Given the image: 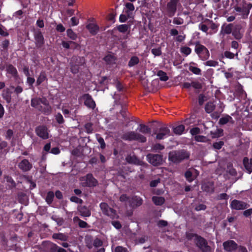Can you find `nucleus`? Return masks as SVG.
I'll use <instances>...</instances> for the list:
<instances>
[{"instance_id": "1", "label": "nucleus", "mask_w": 252, "mask_h": 252, "mask_svg": "<svg viewBox=\"0 0 252 252\" xmlns=\"http://www.w3.org/2000/svg\"><path fill=\"white\" fill-rule=\"evenodd\" d=\"M252 5L251 3H248L245 2H242L235 7V10L237 12V14L241 16L243 18L247 17L250 12Z\"/></svg>"}, {"instance_id": "2", "label": "nucleus", "mask_w": 252, "mask_h": 252, "mask_svg": "<svg viewBox=\"0 0 252 252\" xmlns=\"http://www.w3.org/2000/svg\"><path fill=\"white\" fill-rule=\"evenodd\" d=\"M189 157V154L185 151H173L169 154V159L174 162H180Z\"/></svg>"}, {"instance_id": "3", "label": "nucleus", "mask_w": 252, "mask_h": 252, "mask_svg": "<svg viewBox=\"0 0 252 252\" xmlns=\"http://www.w3.org/2000/svg\"><path fill=\"white\" fill-rule=\"evenodd\" d=\"M123 138L126 140H137L140 142H145L146 141V138L139 133L134 131H130L124 134Z\"/></svg>"}, {"instance_id": "4", "label": "nucleus", "mask_w": 252, "mask_h": 252, "mask_svg": "<svg viewBox=\"0 0 252 252\" xmlns=\"http://www.w3.org/2000/svg\"><path fill=\"white\" fill-rule=\"evenodd\" d=\"M195 52L199 58L203 61L207 60L210 57L208 50L203 45L197 44L195 46Z\"/></svg>"}, {"instance_id": "5", "label": "nucleus", "mask_w": 252, "mask_h": 252, "mask_svg": "<svg viewBox=\"0 0 252 252\" xmlns=\"http://www.w3.org/2000/svg\"><path fill=\"white\" fill-rule=\"evenodd\" d=\"M100 207L104 215L110 217L112 219L118 218V216L116 214V211L112 208H110L106 203H100Z\"/></svg>"}, {"instance_id": "6", "label": "nucleus", "mask_w": 252, "mask_h": 252, "mask_svg": "<svg viewBox=\"0 0 252 252\" xmlns=\"http://www.w3.org/2000/svg\"><path fill=\"white\" fill-rule=\"evenodd\" d=\"M80 181L82 185L84 187H93L97 184L96 180L91 174H88L86 176L82 177Z\"/></svg>"}, {"instance_id": "7", "label": "nucleus", "mask_w": 252, "mask_h": 252, "mask_svg": "<svg viewBox=\"0 0 252 252\" xmlns=\"http://www.w3.org/2000/svg\"><path fill=\"white\" fill-rule=\"evenodd\" d=\"M193 237H194V240L197 246L202 249L204 252H211L210 247L207 246L204 238L197 235H194Z\"/></svg>"}, {"instance_id": "8", "label": "nucleus", "mask_w": 252, "mask_h": 252, "mask_svg": "<svg viewBox=\"0 0 252 252\" xmlns=\"http://www.w3.org/2000/svg\"><path fill=\"white\" fill-rule=\"evenodd\" d=\"M155 134H156V139L161 140L170 136V130L166 126H163L158 129Z\"/></svg>"}, {"instance_id": "9", "label": "nucleus", "mask_w": 252, "mask_h": 252, "mask_svg": "<svg viewBox=\"0 0 252 252\" xmlns=\"http://www.w3.org/2000/svg\"><path fill=\"white\" fill-rule=\"evenodd\" d=\"M147 158L148 161L155 166L159 165L162 162V157L158 154H149Z\"/></svg>"}, {"instance_id": "10", "label": "nucleus", "mask_w": 252, "mask_h": 252, "mask_svg": "<svg viewBox=\"0 0 252 252\" xmlns=\"http://www.w3.org/2000/svg\"><path fill=\"white\" fill-rule=\"evenodd\" d=\"M36 134L40 137L44 139H46L49 137V133L47 128L43 126H40L36 127L35 129Z\"/></svg>"}, {"instance_id": "11", "label": "nucleus", "mask_w": 252, "mask_h": 252, "mask_svg": "<svg viewBox=\"0 0 252 252\" xmlns=\"http://www.w3.org/2000/svg\"><path fill=\"white\" fill-rule=\"evenodd\" d=\"M231 209L235 210H243L247 208V204L242 201L233 200L230 204Z\"/></svg>"}, {"instance_id": "12", "label": "nucleus", "mask_w": 252, "mask_h": 252, "mask_svg": "<svg viewBox=\"0 0 252 252\" xmlns=\"http://www.w3.org/2000/svg\"><path fill=\"white\" fill-rule=\"evenodd\" d=\"M31 105L32 107L38 110H41L42 105H46V99L45 98H33L32 99Z\"/></svg>"}, {"instance_id": "13", "label": "nucleus", "mask_w": 252, "mask_h": 252, "mask_svg": "<svg viewBox=\"0 0 252 252\" xmlns=\"http://www.w3.org/2000/svg\"><path fill=\"white\" fill-rule=\"evenodd\" d=\"M83 98L84 99V103L87 107L93 109L95 107V102L90 95L85 94L83 96Z\"/></svg>"}, {"instance_id": "14", "label": "nucleus", "mask_w": 252, "mask_h": 252, "mask_svg": "<svg viewBox=\"0 0 252 252\" xmlns=\"http://www.w3.org/2000/svg\"><path fill=\"white\" fill-rule=\"evenodd\" d=\"M198 175V173L195 169H191L187 171L185 173V177L189 182L192 181L196 176Z\"/></svg>"}, {"instance_id": "15", "label": "nucleus", "mask_w": 252, "mask_h": 252, "mask_svg": "<svg viewBox=\"0 0 252 252\" xmlns=\"http://www.w3.org/2000/svg\"><path fill=\"white\" fill-rule=\"evenodd\" d=\"M223 245L224 249L228 252H230L235 250L237 246V244L232 240L224 242Z\"/></svg>"}, {"instance_id": "16", "label": "nucleus", "mask_w": 252, "mask_h": 252, "mask_svg": "<svg viewBox=\"0 0 252 252\" xmlns=\"http://www.w3.org/2000/svg\"><path fill=\"white\" fill-rule=\"evenodd\" d=\"M86 28L93 35L96 34L99 30L98 26L94 23H90L88 24L86 26Z\"/></svg>"}, {"instance_id": "17", "label": "nucleus", "mask_w": 252, "mask_h": 252, "mask_svg": "<svg viewBox=\"0 0 252 252\" xmlns=\"http://www.w3.org/2000/svg\"><path fill=\"white\" fill-rule=\"evenodd\" d=\"M19 167L23 171H28L32 168V164L27 159L23 160L19 164Z\"/></svg>"}, {"instance_id": "18", "label": "nucleus", "mask_w": 252, "mask_h": 252, "mask_svg": "<svg viewBox=\"0 0 252 252\" xmlns=\"http://www.w3.org/2000/svg\"><path fill=\"white\" fill-rule=\"evenodd\" d=\"M243 163L245 167L249 173L252 172V159H249L247 158H244Z\"/></svg>"}, {"instance_id": "19", "label": "nucleus", "mask_w": 252, "mask_h": 252, "mask_svg": "<svg viewBox=\"0 0 252 252\" xmlns=\"http://www.w3.org/2000/svg\"><path fill=\"white\" fill-rule=\"evenodd\" d=\"M130 205L133 207H137L140 206L143 202L142 199L137 196L133 197L130 201Z\"/></svg>"}, {"instance_id": "20", "label": "nucleus", "mask_w": 252, "mask_h": 252, "mask_svg": "<svg viewBox=\"0 0 252 252\" xmlns=\"http://www.w3.org/2000/svg\"><path fill=\"white\" fill-rule=\"evenodd\" d=\"M12 92L9 89H6L4 90L2 92V96L3 98L7 101V102L9 103L11 101V94Z\"/></svg>"}, {"instance_id": "21", "label": "nucleus", "mask_w": 252, "mask_h": 252, "mask_svg": "<svg viewBox=\"0 0 252 252\" xmlns=\"http://www.w3.org/2000/svg\"><path fill=\"white\" fill-rule=\"evenodd\" d=\"M35 39L36 42L39 46H41L43 44L44 38L42 33L40 32H37L35 34Z\"/></svg>"}, {"instance_id": "22", "label": "nucleus", "mask_w": 252, "mask_h": 252, "mask_svg": "<svg viewBox=\"0 0 252 252\" xmlns=\"http://www.w3.org/2000/svg\"><path fill=\"white\" fill-rule=\"evenodd\" d=\"M152 200L156 205H161L165 201L164 198L161 196H153Z\"/></svg>"}, {"instance_id": "23", "label": "nucleus", "mask_w": 252, "mask_h": 252, "mask_svg": "<svg viewBox=\"0 0 252 252\" xmlns=\"http://www.w3.org/2000/svg\"><path fill=\"white\" fill-rule=\"evenodd\" d=\"M185 130V126L182 125H180L175 126L173 128L174 132L177 135H181Z\"/></svg>"}, {"instance_id": "24", "label": "nucleus", "mask_w": 252, "mask_h": 252, "mask_svg": "<svg viewBox=\"0 0 252 252\" xmlns=\"http://www.w3.org/2000/svg\"><path fill=\"white\" fill-rule=\"evenodd\" d=\"M167 8L170 16H172L176 10V5L169 2L167 4Z\"/></svg>"}, {"instance_id": "25", "label": "nucleus", "mask_w": 252, "mask_h": 252, "mask_svg": "<svg viewBox=\"0 0 252 252\" xmlns=\"http://www.w3.org/2000/svg\"><path fill=\"white\" fill-rule=\"evenodd\" d=\"M104 61L108 64H112L115 63V57L111 54H109L106 56L104 58Z\"/></svg>"}, {"instance_id": "26", "label": "nucleus", "mask_w": 252, "mask_h": 252, "mask_svg": "<svg viewBox=\"0 0 252 252\" xmlns=\"http://www.w3.org/2000/svg\"><path fill=\"white\" fill-rule=\"evenodd\" d=\"M138 129L139 131L145 134L150 133L151 131L150 129L148 126L142 124L139 125Z\"/></svg>"}, {"instance_id": "27", "label": "nucleus", "mask_w": 252, "mask_h": 252, "mask_svg": "<svg viewBox=\"0 0 252 252\" xmlns=\"http://www.w3.org/2000/svg\"><path fill=\"white\" fill-rule=\"evenodd\" d=\"M127 162L131 163L138 164L139 161L134 156H128L126 158Z\"/></svg>"}, {"instance_id": "28", "label": "nucleus", "mask_w": 252, "mask_h": 252, "mask_svg": "<svg viewBox=\"0 0 252 252\" xmlns=\"http://www.w3.org/2000/svg\"><path fill=\"white\" fill-rule=\"evenodd\" d=\"M47 244L49 247L52 249L57 250L58 252H66V251L64 249L59 247L58 246L52 243L48 242Z\"/></svg>"}, {"instance_id": "29", "label": "nucleus", "mask_w": 252, "mask_h": 252, "mask_svg": "<svg viewBox=\"0 0 252 252\" xmlns=\"http://www.w3.org/2000/svg\"><path fill=\"white\" fill-rule=\"evenodd\" d=\"M52 237L55 239H59L62 241H65L67 237L62 233H55L53 235Z\"/></svg>"}, {"instance_id": "30", "label": "nucleus", "mask_w": 252, "mask_h": 252, "mask_svg": "<svg viewBox=\"0 0 252 252\" xmlns=\"http://www.w3.org/2000/svg\"><path fill=\"white\" fill-rule=\"evenodd\" d=\"M157 75L161 81H166L168 79L166 73L163 71L159 70L158 71Z\"/></svg>"}, {"instance_id": "31", "label": "nucleus", "mask_w": 252, "mask_h": 252, "mask_svg": "<svg viewBox=\"0 0 252 252\" xmlns=\"http://www.w3.org/2000/svg\"><path fill=\"white\" fill-rule=\"evenodd\" d=\"M181 52L186 56L189 55L191 52V49L187 46H182L180 48Z\"/></svg>"}, {"instance_id": "32", "label": "nucleus", "mask_w": 252, "mask_h": 252, "mask_svg": "<svg viewBox=\"0 0 252 252\" xmlns=\"http://www.w3.org/2000/svg\"><path fill=\"white\" fill-rule=\"evenodd\" d=\"M6 70L8 73L13 76L16 75L17 73L16 69L11 65H9L6 67Z\"/></svg>"}, {"instance_id": "33", "label": "nucleus", "mask_w": 252, "mask_h": 252, "mask_svg": "<svg viewBox=\"0 0 252 252\" xmlns=\"http://www.w3.org/2000/svg\"><path fill=\"white\" fill-rule=\"evenodd\" d=\"M139 60L138 57L136 56H133L131 57L130 61H129L128 65L130 67L133 66L139 63Z\"/></svg>"}, {"instance_id": "34", "label": "nucleus", "mask_w": 252, "mask_h": 252, "mask_svg": "<svg viewBox=\"0 0 252 252\" xmlns=\"http://www.w3.org/2000/svg\"><path fill=\"white\" fill-rule=\"evenodd\" d=\"M42 107L40 111H42L44 113L49 114L51 112V107L48 105L47 101L46 100V105H42Z\"/></svg>"}, {"instance_id": "35", "label": "nucleus", "mask_w": 252, "mask_h": 252, "mask_svg": "<svg viewBox=\"0 0 252 252\" xmlns=\"http://www.w3.org/2000/svg\"><path fill=\"white\" fill-rule=\"evenodd\" d=\"M79 211L81 214V215L84 217H89L91 215L90 211L85 207H81L79 209Z\"/></svg>"}, {"instance_id": "36", "label": "nucleus", "mask_w": 252, "mask_h": 252, "mask_svg": "<svg viewBox=\"0 0 252 252\" xmlns=\"http://www.w3.org/2000/svg\"><path fill=\"white\" fill-rule=\"evenodd\" d=\"M214 109L215 105L212 102H209L206 105L205 110L208 113L212 112Z\"/></svg>"}, {"instance_id": "37", "label": "nucleus", "mask_w": 252, "mask_h": 252, "mask_svg": "<svg viewBox=\"0 0 252 252\" xmlns=\"http://www.w3.org/2000/svg\"><path fill=\"white\" fill-rule=\"evenodd\" d=\"M118 30L121 32H125L130 29V26L127 25H121L118 27Z\"/></svg>"}, {"instance_id": "38", "label": "nucleus", "mask_w": 252, "mask_h": 252, "mask_svg": "<svg viewBox=\"0 0 252 252\" xmlns=\"http://www.w3.org/2000/svg\"><path fill=\"white\" fill-rule=\"evenodd\" d=\"M67 36L72 40H75L77 38V35L73 32L71 29H68L66 31Z\"/></svg>"}, {"instance_id": "39", "label": "nucleus", "mask_w": 252, "mask_h": 252, "mask_svg": "<svg viewBox=\"0 0 252 252\" xmlns=\"http://www.w3.org/2000/svg\"><path fill=\"white\" fill-rule=\"evenodd\" d=\"M231 120L232 118L230 116L227 115L225 117L220 118L219 122L220 124L224 125L226 124Z\"/></svg>"}, {"instance_id": "40", "label": "nucleus", "mask_w": 252, "mask_h": 252, "mask_svg": "<svg viewBox=\"0 0 252 252\" xmlns=\"http://www.w3.org/2000/svg\"><path fill=\"white\" fill-rule=\"evenodd\" d=\"M204 64L206 66L216 67L218 65V62L216 61L209 60L205 62Z\"/></svg>"}, {"instance_id": "41", "label": "nucleus", "mask_w": 252, "mask_h": 252, "mask_svg": "<svg viewBox=\"0 0 252 252\" xmlns=\"http://www.w3.org/2000/svg\"><path fill=\"white\" fill-rule=\"evenodd\" d=\"M54 196V194L53 192L49 191L48 192L47 194V196L46 197V201L48 204L51 203L52 202L53 197Z\"/></svg>"}, {"instance_id": "42", "label": "nucleus", "mask_w": 252, "mask_h": 252, "mask_svg": "<svg viewBox=\"0 0 252 252\" xmlns=\"http://www.w3.org/2000/svg\"><path fill=\"white\" fill-rule=\"evenodd\" d=\"M194 139L197 142H206L208 141L207 138L204 136L196 135L194 136Z\"/></svg>"}, {"instance_id": "43", "label": "nucleus", "mask_w": 252, "mask_h": 252, "mask_svg": "<svg viewBox=\"0 0 252 252\" xmlns=\"http://www.w3.org/2000/svg\"><path fill=\"white\" fill-rule=\"evenodd\" d=\"M46 79V76L44 73H41L39 75L38 78L37 79L36 83L37 85H40Z\"/></svg>"}, {"instance_id": "44", "label": "nucleus", "mask_w": 252, "mask_h": 252, "mask_svg": "<svg viewBox=\"0 0 252 252\" xmlns=\"http://www.w3.org/2000/svg\"><path fill=\"white\" fill-rule=\"evenodd\" d=\"M189 69L190 71H191V72H192L193 73H194L195 74H197V75L200 74L201 70L197 67L190 65L189 66Z\"/></svg>"}, {"instance_id": "45", "label": "nucleus", "mask_w": 252, "mask_h": 252, "mask_svg": "<svg viewBox=\"0 0 252 252\" xmlns=\"http://www.w3.org/2000/svg\"><path fill=\"white\" fill-rule=\"evenodd\" d=\"M232 25L229 24L224 27L223 29V32L225 33L228 34L232 32Z\"/></svg>"}, {"instance_id": "46", "label": "nucleus", "mask_w": 252, "mask_h": 252, "mask_svg": "<svg viewBox=\"0 0 252 252\" xmlns=\"http://www.w3.org/2000/svg\"><path fill=\"white\" fill-rule=\"evenodd\" d=\"M164 149V146L160 144H155L152 148V150L154 152H157Z\"/></svg>"}, {"instance_id": "47", "label": "nucleus", "mask_w": 252, "mask_h": 252, "mask_svg": "<svg viewBox=\"0 0 252 252\" xmlns=\"http://www.w3.org/2000/svg\"><path fill=\"white\" fill-rule=\"evenodd\" d=\"M200 130L198 127H194L190 129V132L192 135H194V136L196 135H198L200 133Z\"/></svg>"}, {"instance_id": "48", "label": "nucleus", "mask_w": 252, "mask_h": 252, "mask_svg": "<svg viewBox=\"0 0 252 252\" xmlns=\"http://www.w3.org/2000/svg\"><path fill=\"white\" fill-rule=\"evenodd\" d=\"M151 52L155 56H158L161 54V51L160 48H154L152 49Z\"/></svg>"}, {"instance_id": "49", "label": "nucleus", "mask_w": 252, "mask_h": 252, "mask_svg": "<svg viewBox=\"0 0 252 252\" xmlns=\"http://www.w3.org/2000/svg\"><path fill=\"white\" fill-rule=\"evenodd\" d=\"M128 18V17L126 14L123 12V13L120 15L119 20L122 23L125 22Z\"/></svg>"}, {"instance_id": "50", "label": "nucleus", "mask_w": 252, "mask_h": 252, "mask_svg": "<svg viewBox=\"0 0 252 252\" xmlns=\"http://www.w3.org/2000/svg\"><path fill=\"white\" fill-rule=\"evenodd\" d=\"M124 9L133 11L134 10V6L132 3L128 2L126 4L125 7Z\"/></svg>"}, {"instance_id": "51", "label": "nucleus", "mask_w": 252, "mask_h": 252, "mask_svg": "<svg viewBox=\"0 0 252 252\" xmlns=\"http://www.w3.org/2000/svg\"><path fill=\"white\" fill-rule=\"evenodd\" d=\"M56 119L59 124H63L64 122L63 117L61 113H58L56 115Z\"/></svg>"}, {"instance_id": "52", "label": "nucleus", "mask_w": 252, "mask_h": 252, "mask_svg": "<svg viewBox=\"0 0 252 252\" xmlns=\"http://www.w3.org/2000/svg\"><path fill=\"white\" fill-rule=\"evenodd\" d=\"M184 20L181 18L176 17L173 20V23L176 25H181L183 23Z\"/></svg>"}, {"instance_id": "53", "label": "nucleus", "mask_w": 252, "mask_h": 252, "mask_svg": "<svg viewBox=\"0 0 252 252\" xmlns=\"http://www.w3.org/2000/svg\"><path fill=\"white\" fill-rule=\"evenodd\" d=\"M223 145V142L222 141H219L214 143L213 144V146L216 149H220Z\"/></svg>"}, {"instance_id": "54", "label": "nucleus", "mask_w": 252, "mask_h": 252, "mask_svg": "<svg viewBox=\"0 0 252 252\" xmlns=\"http://www.w3.org/2000/svg\"><path fill=\"white\" fill-rule=\"evenodd\" d=\"M199 29L203 32H207L208 30V28L206 25L203 24H200L199 25Z\"/></svg>"}, {"instance_id": "55", "label": "nucleus", "mask_w": 252, "mask_h": 252, "mask_svg": "<svg viewBox=\"0 0 252 252\" xmlns=\"http://www.w3.org/2000/svg\"><path fill=\"white\" fill-rule=\"evenodd\" d=\"M71 22L72 26H76L79 23V20L78 18L73 17L71 18Z\"/></svg>"}, {"instance_id": "56", "label": "nucleus", "mask_w": 252, "mask_h": 252, "mask_svg": "<svg viewBox=\"0 0 252 252\" xmlns=\"http://www.w3.org/2000/svg\"><path fill=\"white\" fill-rule=\"evenodd\" d=\"M85 128L88 133H91L93 131L92 125L91 123H87L85 125Z\"/></svg>"}, {"instance_id": "57", "label": "nucleus", "mask_w": 252, "mask_h": 252, "mask_svg": "<svg viewBox=\"0 0 252 252\" xmlns=\"http://www.w3.org/2000/svg\"><path fill=\"white\" fill-rule=\"evenodd\" d=\"M115 252H127V251L122 247L118 246L115 248Z\"/></svg>"}, {"instance_id": "58", "label": "nucleus", "mask_w": 252, "mask_h": 252, "mask_svg": "<svg viewBox=\"0 0 252 252\" xmlns=\"http://www.w3.org/2000/svg\"><path fill=\"white\" fill-rule=\"evenodd\" d=\"M102 241L98 239H95L94 242V245L96 247H99L101 246L102 245Z\"/></svg>"}, {"instance_id": "59", "label": "nucleus", "mask_w": 252, "mask_h": 252, "mask_svg": "<svg viewBox=\"0 0 252 252\" xmlns=\"http://www.w3.org/2000/svg\"><path fill=\"white\" fill-rule=\"evenodd\" d=\"M224 56L227 58L233 59L235 55L230 52L226 51L224 53Z\"/></svg>"}, {"instance_id": "60", "label": "nucleus", "mask_w": 252, "mask_h": 252, "mask_svg": "<svg viewBox=\"0 0 252 252\" xmlns=\"http://www.w3.org/2000/svg\"><path fill=\"white\" fill-rule=\"evenodd\" d=\"M124 13H125V14H126V15L128 17H129L130 18H132L133 17V11H129V10H127L126 9H124L123 10V11Z\"/></svg>"}, {"instance_id": "61", "label": "nucleus", "mask_w": 252, "mask_h": 252, "mask_svg": "<svg viewBox=\"0 0 252 252\" xmlns=\"http://www.w3.org/2000/svg\"><path fill=\"white\" fill-rule=\"evenodd\" d=\"M112 224L116 228L120 229L121 227V224L118 221H113Z\"/></svg>"}, {"instance_id": "62", "label": "nucleus", "mask_w": 252, "mask_h": 252, "mask_svg": "<svg viewBox=\"0 0 252 252\" xmlns=\"http://www.w3.org/2000/svg\"><path fill=\"white\" fill-rule=\"evenodd\" d=\"M109 82V79L107 77H103L100 80V83L104 85H107Z\"/></svg>"}, {"instance_id": "63", "label": "nucleus", "mask_w": 252, "mask_h": 252, "mask_svg": "<svg viewBox=\"0 0 252 252\" xmlns=\"http://www.w3.org/2000/svg\"><path fill=\"white\" fill-rule=\"evenodd\" d=\"M56 30L59 32H63L65 31V28L62 24H59L57 26Z\"/></svg>"}, {"instance_id": "64", "label": "nucleus", "mask_w": 252, "mask_h": 252, "mask_svg": "<svg viewBox=\"0 0 252 252\" xmlns=\"http://www.w3.org/2000/svg\"><path fill=\"white\" fill-rule=\"evenodd\" d=\"M233 35L236 39H240L242 37V33L240 32L234 31L233 32Z\"/></svg>"}]
</instances>
